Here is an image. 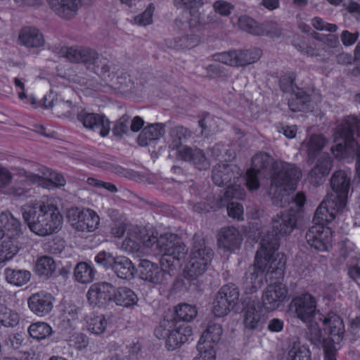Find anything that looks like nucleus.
Returning a JSON list of instances; mask_svg holds the SVG:
<instances>
[{"label":"nucleus","instance_id":"nucleus-1","mask_svg":"<svg viewBox=\"0 0 360 360\" xmlns=\"http://www.w3.org/2000/svg\"><path fill=\"white\" fill-rule=\"evenodd\" d=\"M277 241H269L265 238L256 253L253 266L246 274L243 283V288L246 294L257 292L263 285L264 273L269 276V280H280L283 278L286 263L283 254L277 253L276 257L272 255L277 246Z\"/></svg>","mask_w":360,"mask_h":360},{"label":"nucleus","instance_id":"nucleus-2","mask_svg":"<svg viewBox=\"0 0 360 360\" xmlns=\"http://www.w3.org/2000/svg\"><path fill=\"white\" fill-rule=\"evenodd\" d=\"M274 173L271 176L270 192L273 195V202L276 206L285 207L293 200L301 207L304 204L305 196L297 193L290 196L296 188V184L301 177V172L296 166L288 162H277L274 165Z\"/></svg>","mask_w":360,"mask_h":360},{"label":"nucleus","instance_id":"nucleus-3","mask_svg":"<svg viewBox=\"0 0 360 360\" xmlns=\"http://www.w3.org/2000/svg\"><path fill=\"white\" fill-rule=\"evenodd\" d=\"M22 217L31 231L46 236L59 231L63 217L49 200L30 202L22 207Z\"/></svg>","mask_w":360,"mask_h":360},{"label":"nucleus","instance_id":"nucleus-4","mask_svg":"<svg viewBox=\"0 0 360 360\" xmlns=\"http://www.w3.org/2000/svg\"><path fill=\"white\" fill-rule=\"evenodd\" d=\"M177 235L167 233L158 237V232L144 227H133L128 232V236L122 243V248L127 252L135 253L141 252V247L150 248L154 254L165 256L167 249L178 244Z\"/></svg>","mask_w":360,"mask_h":360},{"label":"nucleus","instance_id":"nucleus-5","mask_svg":"<svg viewBox=\"0 0 360 360\" xmlns=\"http://www.w3.org/2000/svg\"><path fill=\"white\" fill-rule=\"evenodd\" d=\"M290 311L295 317L309 326V337L314 345L321 343L323 334L319 321L322 320V314L317 309L316 297L309 292H304L295 297L290 304Z\"/></svg>","mask_w":360,"mask_h":360},{"label":"nucleus","instance_id":"nucleus-6","mask_svg":"<svg viewBox=\"0 0 360 360\" xmlns=\"http://www.w3.org/2000/svg\"><path fill=\"white\" fill-rule=\"evenodd\" d=\"M334 141L330 151L338 159L343 158L346 150H351L359 159L360 153V120L355 117H347L337 127L334 132Z\"/></svg>","mask_w":360,"mask_h":360},{"label":"nucleus","instance_id":"nucleus-7","mask_svg":"<svg viewBox=\"0 0 360 360\" xmlns=\"http://www.w3.org/2000/svg\"><path fill=\"white\" fill-rule=\"evenodd\" d=\"M213 251L206 244L205 239L195 235L188 260L184 269L185 277L194 280L207 269L213 257Z\"/></svg>","mask_w":360,"mask_h":360},{"label":"nucleus","instance_id":"nucleus-8","mask_svg":"<svg viewBox=\"0 0 360 360\" xmlns=\"http://www.w3.org/2000/svg\"><path fill=\"white\" fill-rule=\"evenodd\" d=\"M192 335L191 328L186 324L177 325L174 320H163L155 330V335L166 338V347L173 351L180 347Z\"/></svg>","mask_w":360,"mask_h":360},{"label":"nucleus","instance_id":"nucleus-9","mask_svg":"<svg viewBox=\"0 0 360 360\" xmlns=\"http://www.w3.org/2000/svg\"><path fill=\"white\" fill-rule=\"evenodd\" d=\"M262 55L258 48L224 51L214 54V60L232 67H245L256 63Z\"/></svg>","mask_w":360,"mask_h":360},{"label":"nucleus","instance_id":"nucleus-10","mask_svg":"<svg viewBox=\"0 0 360 360\" xmlns=\"http://www.w3.org/2000/svg\"><path fill=\"white\" fill-rule=\"evenodd\" d=\"M296 224L297 216L294 212L285 211L277 214L272 219L273 231L263 236L260 243V248H262V243L265 238H267L271 242L276 240L278 244L276 248L272 251V255L276 257L280 238L290 234L295 228Z\"/></svg>","mask_w":360,"mask_h":360},{"label":"nucleus","instance_id":"nucleus-11","mask_svg":"<svg viewBox=\"0 0 360 360\" xmlns=\"http://www.w3.org/2000/svg\"><path fill=\"white\" fill-rule=\"evenodd\" d=\"M68 217L72 228L80 233H91L100 226L101 219L94 210L86 208H72L68 211Z\"/></svg>","mask_w":360,"mask_h":360},{"label":"nucleus","instance_id":"nucleus-12","mask_svg":"<svg viewBox=\"0 0 360 360\" xmlns=\"http://www.w3.org/2000/svg\"><path fill=\"white\" fill-rule=\"evenodd\" d=\"M21 174L27 178L29 182L37 184L48 189L63 186L66 183L64 176L61 174L45 167H40L39 174H33L25 169H20Z\"/></svg>","mask_w":360,"mask_h":360},{"label":"nucleus","instance_id":"nucleus-13","mask_svg":"<svg viewBox=\"0 0 360 360\" xmlns=\"http://www.w3.org/2000/svg\"><path fill=\"white\" fill-rule=\"evenodd\" d=\"M273 159L270 155L264 153H259L252 158V166L248 170L246 174V185L249 190H257L259 186L258 176L262 175L269 166L272 164L274 174V165L278 162H273ZM279 162H282L280 161ZM272 176H271V177Z\"/></svg>","mask_w":360,"mask_h":360},{"label":"nucleus","instance_id":"nucleus-14","mask_svg":"<svg viewBox=\"0 0 360 360\" xmlns=\"http://www.w3.org/2000/svg\"><path fill=\"white\" fill-rule=\"evenodd\" d=\"M305 238L308 245L321 252L328 251L332 247L333 232L327 226L315 224L307 231Z\"/></svg>","mask_w":360,"mask_h":360},{"label":"nucleus","instance_id":"nucleus-15","mask_svg":"<svg viewBox=\"0 0 360 360\" xmlns=\"http://www.w3.org/2000/svg\"><path fill=\"white\" fill-rule=\"evenodd\" d=\"M266 317L259 301L251 297L243 310V323L248 330L261 329L265 323Z\"/></svg>","mask_w":360,"mask_h":360},{"label":"nucleus","instance_id":"nucleus-16","mask_svg":"<svg viewBox=\"0 0 360 360\" xmlns=\"http://www.w3.org/2000/svg\"><path fill=\"white\" fill-rule=\"evenodd\" d=\"M340 202L335 200L333 195H327L316 209L314 221L315 224H328L333 221L337 214L342 211L345 205H340Z\"/></svg>","mask_w":360,"mask_h":360},{"label":"nucleus","instance_id":"nucleus-17","mask_svg":"<svg viewBox=\"0 0 360 360\" xmlns=\"http://www.w3.org/2000/svg\"><path fill=\"white\" fill-rule=\"evenodd\" d=\"M267 286L262 295L263 307L268 311L278 309L287 297L288 290L280 280Z\"/></svg>","mask_w":360,"mask_h":360},{"label":"nucleus","instance_id":"nucleus-18","mask_svg":"<svg viewBox=\"0 0 360 360\" xmlns=\"http://www.w3.org/2000/svg\"><path fill=\"white\" fill-rule=\"evenodd\" d=\"M333 193L328 195H333L335 200L340 202V205H346L347 198L351 184V172L345 170L335 172L330 180Z\"/></svg>","mask_w":360,"mask_h":360},{"label":"nucleus","instance_id":"nucleus-19","mask_svg":"<svg viewBox=\"0 0 360 360\" xmlns=\"http://www.w3.org/2000/svg\"><path fill=\"white\" fill-rule=\"evenodd\" d=\"M77 119L85 128L99 133L103 137L109 134L110 122L104 115L82 110L77 113Z\"/></svg>","mask_w":360,"mask_h":360},{"label":"nucleus","instance_id":"nucleus-20","mask_svg":"<svg viewBox=\"0 0 360 360\" xmlns=\"http://www.w3.org/2000/svg\"><path fill=\"white\" fill-rule=\"evenodd\" d=\"M113 292L114 287L112 284L99 282L91 285L86 297L91 305L101 307L112 300Z\"/></svg>","mask_w":360,"mask_h":360},{"label":"nucleus","instance_id":"nucleus-21","mask_svg":"<svg viewBox=\"0 0 360 360\" xmlns=\"http://www.w3.org/2000/svg\"><path fill=\"white\" fill-rule=\"evenodd\" d=\"M139 267L141 278L153 285H160L170 276L157 264L147 259L141 260Z\"/></svg>","mask_w":360,"mask_h":360},{"label":"nucleus","instance_id":"nucleus-22","mask_svg":"<svg viewBox=\"0 0 360 360\" xmlns=\"http://www.w3.org/2000/svg\"><path fill=\"white\" fill-rule=\"evenodd\" d=\"M63 55L69 61L75 63H83L87 68L97 59V52L84 46L67 47L63 51Z\"/></svg>","mask_w":360,"mask_h":360},{"label":"nucleus","instance_id":"nucleus-23","mask_svg":"<svg viewBox=\"0 0 360 360\" xmlns=\"http://www.w3.org/2000/svg\"><path fill=\"white\" fill-rule=\"evenodd\" d=\"M54 300L51 293L40 291L29 297L28 306L33 313L39 316H44L51 311Z\"/></svg>","mask_w":360,"mask_h":360},{"label":"nucleus","instance_id":"nucleus-24","mask_svg":"<svg viewBox=\"0 0 360 360\" xmlns=\"http://www.w3.org/2000/svg\"><path fill=\"white\" fill-rule=\"evenodd\" d=\"M222 328L219 323H211L202 334L198 345V351L215 352L214 347L219 342L222 335Z\"/></svg>","mask_w":360,"mask_h":360},{"label":"nucleus","instance_id":"nucleus-25","mask_svg":"<svg viewBox=\"0 0 360 360\" xmlns=\"http://www.w3.org/2000/svg\"><path fill=\"white\" fill-rule=\"evenodd\" d=\"M241 174L240 169L235 165L219 164L212 170V179L216 185L222 186L231 181L235 183L241 176Z\"/></svg>","mask_w":360,"mask_h":360},{"label":"nucleus","instance_id":"nucleus-26","mask_svg":"<svg viewBox=\"0 0 360 360\" xmlns=\"http://www.w3.org/2000/svg\"><path fill=\"white\" fill-rule=\"evenodd\" d=\"M321 323L325 330L330 336V341L333 344H339L343 339L345 334V325L342 319L335 314H328L327 316L322 315V320L319 321Z\"/></svg>","mask_w":360,"mask_h":360},{"label":"nucleus","instance_id":"nucleus-27","mask_svg":"<svg viewBox=\"0 0 360 360\" xmlns=\"http://www.w3.org/2000/svg\"><path fill=\"white\" fill-rule=\"evenodd\" d=\"M243 240L240 231L233 226L221 229L218 234L217 244L226 251H233L239 248Z\"/></svg>","mask_w":360,"mask_h":360},{"label":"nucleus","instance_id":"nucleus-28","mask_svg":"<svg viewBox=\"0 0 360 360\" xmlns=\"http://www.w3.org/2000/svg\"><path fill=\"white\" fill-rule=\"evenodd\" d=\"M51 9L59 17L71 19L77 13L80 0H47Z\"/></svg>","mask_w":360,"mask_h":360},{"label":"nucleus","instance_id":"nucleus-29","mask_svg":"<svg viewBox=\"0 0 360 360\" xmlns=\"http://www.w3.org/2000/svg\"><path fill=\"white\" fill-rule=\"evenodd\" d=\"M178 158L191 162L199 169H205L210 165L202 150L198 148L184 146L179 149Z\"/></svg>","mask_w":360,"mask_h":360},{"label":"nucleus","instance_id":"nucleus-30","mask_svg":"<svg viewBox=\"0 0 360 360\" xmlns=\"http://www.w3.org/2000/svg\"><path fill=\"white\" fill-rule=\"evenodd\" d=\"M18 41L21 45L28 49H39L42 47L45 43L41 32L33 27L22 28L19 33Z\"/></svg>","mask_w":360,"mask_h":360},{"label":"nucleus","instance_id":"nucleus-31","mask_svg":"<svg viewBox=\"0 0 360 360\" xmlns=\"http://www.w3.org/2000/svg\"><path fill=\"white\" fill-rule=\"evenodd\" d=\"M46 108L52 109L53 113L58 117H72L76 113H78V108L71 101H65L60 97H56L52 99L49 105H45Z\"/></svg>","mask_w":360,"mask_h":360},{"label":"nucleus","instance_id":"nucleus-32","mask_svg":"<svg viewBox=\"0 0 360 360\" xmlns=\"http://www.w3.org/2000/svg\"><path fill=\"white\" fill-rule=\"evenodd\" d=\"M164 134V124L160 123L151 124L144 127L141 131L138 138V143L141 146H146L160 139Z\"/></svg>","mask_w":360,"mask_h":360},{"label":"nucleus","instance_id":"nucleus-33","mask_svg":"<svg viewBox=\"0 0 360 360\" xmlns=\"http://www.w3.org/2000/svg\"><path fill=\"white\" fill-rule=\"evenodd\" d=\"M20 169H22L12 167L13 171H18V174L25 178L24 180L19 183L16 182L14 185L9 187L5 193L15 199L23 200L31 196L30 186L33 184L29 182L27 178L22 175V174H20Z\"/></svg>","mask_w":360,"mask_h":360},{"label":"nucleus","instance_id":"nucleus-34","mask_svg":"<svg viewBox=\"0 0 360 360\" xmlns=\"http://www.w3.org/2000/svg\"><path fill=\"white\" fill-rule=\"evenodd\" d=\"M112 269L118 277L127 280L134 277L135 270L131 260L124 256L116 257Z\"/></svg>","mask_w":360,"mask_h":360},{"label":"nucleus","instance_id":"nucleus-35","mask_svg":"<svg viewBox=\"0 0 360 360\" xmlns=\"http://www.w3.org/2000/svg\"><path fill=\"white\" fill-rule=\"evenodd\" d=\"M331 168L332 160L330 155L328 153H323L319 158L316 165L311 169L309 174L310 176L314 177L316 181L318 182L316 179L321 180L326 176L330 172Z\"/></svg>","mask_w":360,"mask_h":360},{"label":"nucleus","instance_id":"nucleus-36","mask_svg":"<svg viewBox=\"0 0 360 360\" xmlns=\"http://www.w3.org/2000/svg\"><path fill=\"white\" fill-rule=\"evenodd\" d=\"M6 281L16 286H22L27 283L31 278V273L25 269L6 268L4 270Z\"/></svg>","mask_w":360,"mask_h":360},{"label":"nucleus","instance_id":"nucleus-37","mask_svg":"<svg viewBox=\"0 0 360 360\" xmlns=\"http://www.w3.org/2000/svg\"><path fill=\"white\" fill-rule=\"evenodd\" d=\"M112 299L117 305L129 307L136 304L138 298L131 289L121 287L114 290Z\"/></svg>","mask_w":360,"mask_h":360},{"label":"nucleus","instance_id":"nucleus-38","mask_svg":"<svg viewBox=\"0 0 360 360\" xmlns=\"http://www.w3.org/2000/svg\"><path fill=\"white\" fill-rule=\"evenodd\" d=\"M0 224L3 229L10 233L11 238L16 237L21 233L20 221L10 212L0 214Z\"/></svg>","mask_w":360,"mask_h":360},{"label":"nucleus","instance_id":"nucleus-39","mask_svg":"<svg viewBox=\"0 0 360 360\" xmlns=\"http://www.w3.org/2000/svg\"><path fill=\"white\" fill-rule=\"evenodd\" d=\"M199 8H191L188 9L189 18L188 20H183L181 18H177L174 21L175 29L178 30L187 31V30H192L200 22V13L198 10Z\"/></svg>","mask_w":360,"mask_h":360},{"label":"nucleus","instance_id":"nucleus-40","mask_svg":"<svg viewBox=\"0 0 360 360\" xmlns=\"http://www.w3.org/2000/svg\"><path fill=\"white\" fill-rule=\"evenodd\" d=\"M327 142L328 140L323 135H311L309 139L303 143V146L307 148L309 159L316 156V154L323 148Z\"/></svg>","mask_w":360,"mask_h":360},{"label":"nucleus","instance_id":"nucleus-41","mask_svg":"<svg viewBox=\"0 0 360 360\" xmlns=\"http://www.w3.org/2000/svg\"><path fill=\"white\" fill-rule=\"evenodd\" d=\"M108 323V320L103 314H91L86 318L88 330L96 335L103 333L105 330Z\"/></svg>","mask_w":360,"mask_h":360},{"label":"nucleus","instance_id":"nucleus-42","mask_svg":"<svg viewBox=\"0 0 360 360\" xmlns=\"http://www.w3.org/2000/svg\"><path fill=\"white\" fill-rule=\"evenodd\" d=\"M338 260L340 264L352 265L356 262H360V254L356 251L352 243H345Z\"/></svg>","mask_w":360,"mask_h":360},{"label":"nucleus","instance_id":"nucleus-43","mask_svg":"<svg viewBox=\"0 0 360 360\" xmlns=\"http://www.w3.org/2000/svg\"><path fill=\"white\" fill-rule=\"evenodd\" d=\"M56 264L54 260L48 256L39 258L36 262L35 271L39 276L49 278L56 271Z\"/></svg>","mask_w":360,"mask_h":360},{"label":"nucleus","instance_id":"nucleus-44","mask_svg":"<svg viewBox=\"0 0 360 360\" xmlns=\"http://www.w3.org/2000/svg\"><path fill=\"white\" fill-rule=\"evenodd\" d=\"M189 136L188 129L182 126L172 128L169 131V147L172 150L179 149Z\"/></svg>","mask_w":360,"mask_h":360},{"label":"nucleus","instance_id":"nucleus-45","mask_svg":"<svg viewBox=\"0 0 360 360\" xmlns=\"http://www.w3.org/2000/svg\"><path fill=\"white\" fill-rule=\"evenodd\" d=\"M19 249L12 238L5 239L0 243V264L12 259Z\"/></svg>","mask_w":360,"mask_h":360},{"label":"nucleus","instance_id":"nucleus-46","mask_svg":"<svg viewBox=\"0 0 360 360\" xmlns=\"http://www.w3.org/2000/svg\"><path fill=\"white\" fill-rule=\"evenodd\" d=\"M95 276L94 269L86 262L79 263L74 272L75 280L81 283H91Z\"/></svg>","mask_w":360,"mask_h":360},{"label":"nucleus","instance_id":"nucleus-47","mask_svg":"<svg viewBox=\"0 0 360 360\" xmlns=\"http://www.w3.org/2000/svg\"><path fill=\"white\" fill-rule=\"evenodd\" d=\"M186 32L185 35L174 39V49H190L195 46L198 44L200 38L198 35L193 34V31L190 30H187Z\"/></svg>","mask_w":360,"mask_h":360},{"label":"nucleus","instance_id":"nucleus-48","mask_svg":"<svg viewBox=\"0 0 360 360\" xmlns=\"http://www.w3.org/2000/svg\"><path fill=\"white\" fill-rule=\"evenodd\" d=\"M187 252L188 250L186 245L179 240L178 244H174L172 248L167 249V253L165 256H162L161 262L162 263L165 262L169 263L170 259L179 262L184 259Z\"/></svg>","mask_w":360,"mask_h":360},{"label":"nucleus","instance_id":"nucleus-49","mask_svg":"<svg viewBox=\"0 0 360 360\" xmlns=\"http://www.w3.org/2000/svg\"><path fill=\"white\" fill-rule=\"evenodd\" d=\"M217 295L234 307L239 298V291L235 285L228 284L221 287Z\"/></svg>","mask_w":360,"mask_h":360},{"label":"nucleus","instance_id":"nucleus-50","mask_svg":"<svg viewBox=\"0 0 360 360\" xmlns=\"http://www.w3.org/2000/svg\"><path fill=\"white\" fill-rule=\"evenodd\" d=\"M28 332L32 338L39 340L49 336L52 333V329L44 322H37L30 326Z\"/></svg>","mask_w":360,"mask_h":360},{"label":"nucleus","instance_id":"nucleus-51","mask_svg":"<svg viewBox=\"0 0 360 360\" xmlns=\"http://www.w3.org/2000/svg\"><path fill=\"white\" fill-rule=\"evenodd\" d=\"M310 101L308 94L302 91H299L296 94L292 95L288 105L290 110L293 112L304 110L306 105Z\"/></svg>","mask_w":360,"mask_h":360},{"label":"nucleus","instance_id":"nucleus-52","mask_svg":"<svg viewBox=\"0 0 360 360\" xmlns=\"http://www.w3.org/2000/svg\"><path fill=\"white\" fill-rule=\"evenodd\" d=\"M282 360H311V352L307 347L295 344Z\"/></svg>","mask_w":360,"mask_h":360},{"label":"nucleus","instance_id":"nucleus-53","mask_svg":"<svg viewBox=\"0 0 360 360\" xmlns=\"http://www.w3.org/2000/svg\"><path fill=\"white\" fill-rule=\"evenodd\" d=\"M19 321L20 316L16 311L6 307L0 309V322L4 327H14Z\"/></svg>","mask_w":360,"mask_h":360},{"label":"nucleus","instance_id":"nucleus-54","mask_svg":"<svg viewBox=\"0 0 360 360\" xmlns=\"http://www.w3.org/2000/svg\"><path fill=\"white\" fill-rule=\"evenodd\" d=\"M239 27L245 32L253 35H259L260 24L248 15H241L238 20Z\"/></svg>","mask_w":360,"mask_h":360},{"label":"nucleus","instance_id":"nucleus-55","mask_svg":"<svg viewBox=\"0 0 360 360\" xmlns=\"http://www.w3.org/2000/svg\"><path fill=\"white\" fill-rule=\"evenodd\" d=\"M88 69L91 70L96 74L104 79L110 77V66L106 59L100 56L97 53V59L92 65H89Z\"/></svg>","mask_w":360,"mask_h":360},{"label":"nucleus","instance_id":"nucleus-56","mask_svg":"<svg viewBox=\"0 0 360 360\" xmlns=\"http://www.w3.org/2000/svg\"><path fill=\"white\" fill-rule=\"evenodd\" d=\"M155 10V5L149 4L145 11L139 15L134 16L133 23L139 26H147L153 23V15Z\"/></svg>","mask_w":360,"mask_h":360},{"label":"nucleus","instance_id":"nucleus-57","mask_svg":"<svg viewBox=\"0 0 360 360\" xmlns=\"http://www.w3.org/2000/svg\"><path fill=\"white\" fill-rule=\"evenodd\" d=\"M177 317L184 321H192L198 314L195 306L188 304H181L176 307Z\"/></svg>","mask_w":360,"mask_h":360},{"label":"nucleus","instance_id":"nucleus-58","mask_svg":"<svg viewBox=\"0 0 360 360\" xmlns=\"http://www.w3.org/2000/svg\"><path fill=\"white\" fill-rule=\"evenodd\" d=\"M245 196V191L240 185L229 186L224 192L223 198L221 199L219 205H224V201L226 202L231 199L243 200Z\"/></svg>","mask_w":360,"mask_h":360},{"label":"nucleus","instance_id":"nucleus-59","mask_svg":"<svg viewBox=\"0 0 360 360\" xmlns=\"http://www.w3.org/2000/svg\"><path fill=\"white\" fill-rule=\"evenodd\" d=\"M259 32V36L278 37L281 34V29L276 22L266 21L260 24Z\"/></svg>","mask_w":360,"mask_h":360},{"label":"nucleus","instance_id":"nucleus-60","mask_svg":"<svg viewBox=\"0 0 360 360\" xmlns=\"http://www.w3.org/2000/svg\"><path fill=\"white\" fill-rule=\"evenodd\" d=\"M233 307H232L228 302L216 295L213 302L212 312L214 316L217 317H222L226 316Z\"/></svg>","mask_w":360,"mask_h":360},{"label":"nucleus","instance_id":"nucleus-61","mask_svg":"<svg viewBox=\"0 0 360 360\" xmlns=\"http://www.w3.org/2000/svg\"><path fill=\"white\" fill-rule=\"evenodd\" d=\"M130 117L127 115L122 116L114 124L112 133L115 136H122L129 130Z\"/></svg>","mask_w":360,"mask_h":360},{"label":"nucleus","instance_id":"nucleus-62","mask_svg":"<svg viewBox=\"0 0 360 360\" xmlns=\"http://www.w3.org/2000/svg\"><path fill=\"white\" fill-rule=\"evenodd\" d=\"M116 257L106 251H101L95 257V262L105 269H112Z\"/></svg>","mask_w":360,"mask_h":360},{"label":"nucleus","instance_id":"nucleus-63","mask_svg":"<svg viewBox=\"0 0 360 360\" xmlns=\"http://www.w3.org/2000/svg\"><path fill=\"white\" fill-rule=\"evenodd\" d=\"M80 309L75 306L70 307L64 312V320L70 327H74L79 321Z\"/></svg>","mask_w":360,"mask_h":360},{"label":"nucleus","instance_id":"nucleus-64","mask_svg":"<svg viewBox=\"0 0 360 360\" xmlns=\"http://www.w3.org/2000/svg\"><path fill=\"white\" fill-rule=\"evenodd\" d=\"M213 8L217 13L222 16H228L233 9V6L225 1L218 0L213 4Z\"/></svg>","mask_w":360,"mask_h":360}]
</instances>
